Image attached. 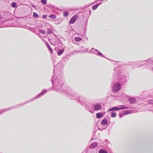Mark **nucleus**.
I'll list each match as a JSON object with an SVG mask.
<instances>
[{
  "mask_svg": "<svg viewBox=\"0 0 153 153\" xmlns=\"http://www.w3.org/2000/svg\"><path fill=\"white\" fill-rule=\"evenodd\" d=\"M121 88V86L120 84L116 83L113 88V91L117 93L120 90Z\"/></svg>",
  "mask_w": 153,
  "mask_h": 153,
  "instance_id": "f257e3e1",
  "label": "nucleus"
},
{
  "mask_svg": "<svg viewBox=\"0 0 153 153\" xmlns=\"http://www.w3.org/2000/svg\"><path fill=\"white\" fill-rule=\"evenodd\" d=\"M114 110H115L116 111H119L128 108L123 105H120L119 107H114Z\"/></svg>",
  "mask_w": 153,
  "mask_h": 153,
  "instance_id": "f03ea898",
  "label": "nucleus"
},
{
  "mask_svg": "<svg viewBox=\"0 0 153 153\" xmlns=\"http://www.w3.org/2000/svg\"><path fill=\"white\" fill-rule=\"evenodd\" d=\"M77 19V16L76 15H74L70 19L69 21L70 24H73L76 20Z\"/></svg>",
  "mask_w": 153,
  "mask_h": 153,
  "instance_id": "7ed1b4c3",
  "label": "nucleus"
},
{
  "mask_svg": "<svg viewBox=\"0 0 153 153\" xmlns=\"http://www.w3.org/2000/svg\"><path fill=\"white\" fill-rule=\"evenodd\" d=\"M94 107L95 110H98L101 109L102 108V106L99 104H95L94 105Z\"/></svg>",
  "mask_w": 153,
  "mask_h": 153,
  "instance_id": "20e7f679",
  "label": "nucleus"
},
{
  "mask_svg": "<svg viewBox=\"0 0 153 153\" xmlns=\"http://www.w3.org/2000/svg\"><path fill=\"white\" fill-rule=\"evenodd\" d=\"M97 146V144L96 142H94L92 143L90 145V147L91 148H95Z\"/></svg>",
  "mask_w": 153,
  "mask_h": 153,
  "instance_id": "39448f33",
  "label": "nucleus"
},
{
  "mask_svg": "<svg viewBox=\"0 0 153 153\" xmlns=\"http://www.w3.org/2000/svg\"><path fill=\"white\" fill-rule=\"evenodd\" d=\"M104 114H103L101 113H98L96 114V117L97 118L99 119L102 117Z\"/></svg>",
  "mask_w": 153,
  "mask_h": 153,
  "instance_id": "423d86ee",
  "label": "nucleus"
},
{
  "mask_svg": "<svg viewBox=\"0 0 153 153\" xmlns=\"http://www.w3.org/2000/svg\"><path fill=\"white\" fill-rule=\"evenodd\" d=\"M128 100L130 103H134L136 102V100L133 98H131L129 99Z\"/></svg>",
  "mask_w": 153,
  "mask_h": 153,
  "instance_id": "0eeeda50",
  "label": "nucleus"
},
{
  "mask_svg": "<svg viewBox=\"0 0 153 153\" xmlns=\"http://www.w3.org/2000/svg\"><path fill=\"white\" fill-rule=\"evenodd\" d=\"M107 120L106 119H104L102 120L101 122V124L103 126H105L107 124Z\"/></svg>",
  "mask_w": 153,
  "mask_h": 153,
  "instance_id": "6e6552de",
  "label": "nucleus"
},
{
  "mask_svg": "<svg viewBox=\"0 0 153 153\" xmlns=\"http://www.w3.org/2000/svg\"><path fill=\"white\" fill-rule=\"evenodd\" d=\"M47 47L48 49V50L50 52L51 54L52 55L53 53V51L51 48V47L50 45H47Z\"/></svg>",
  "mask_w": 153,
  "mask_h": 153,
  "instance_id": "1a4fd4ad",
  "label": "nucleus"
},
{
  "mask_svg": "<svg viewBox=\"0 0 153 153\" xmlns=\"http://www.w3.org/2000/svg\"><path fill=\"white\" fill-rule=\"evenodd\" d=\"M64 51V50L62 49H60L59 51L57 52V54L58 56L60 55L61 54H62Z\"/></svg>",
  "mask_w": 153,
  "mask_h": 153,
  "instance_id": "9d476101",
  "label": "nucleus"
},
{
  "mask_svg": "<svg viewBox=\"0 0 153 153\" xmlns=\"http://www.w3.org/2000/svg\"><path fill=\"white\" fill-rule=\"evenodd\" d=\"M49 17L53 19H55L56 18V16L54 14H51L49 16Z\"/></svg>",
  "mask_w": 153,
  "mask_h": 153,
  "instance_id": "9b49d317",
  "label": "nucleus"
},
{
  "mask_svg": "<svg viewBox=\"0 0 153 153\" xmlns=\"http://www.w3.org/2000/svg\"><path fill=\"white\" fill-rule=\"evenodd\" d=\"M74 40L76 42H79L82 40V39L80 37H77L75 38Z\"/></svg>",
  "mask_w": 153,
  "mask_h": 153,
  "instance_id": "f8f14e48",
  "label": "nucleus"
},
{
  "mask_svg": "<svg viewBox=\"0 0 153 153\" xmlns=\"http://www.w3.org/2000/svg\"><path fill=\"white\" fill-rule=\"evenodd\" d=\"M99 153H108V152L103 149H101L99 151Z\"/></svg>",
  "mask_w": 153,
  "mask_h": 153,
  "instance_id": "ddd939ff",
  "label": "nucleus"
},
{
  "mask_svg": "<svg viewBox=\"0 0 153 153\" xmlns=\"http://www.w3.org/2000/svg\"><path fill=\"white\" fill-rule=\"evenodd\" d=\"M11 5L12 7L14 8L16 6V3L15 2H12L11 3Z\"/></svg>",
  "mask_w": 153,
  "mask_h": 153,
  "instance_id": "4468645a",
  "label": "nucleus"
},
{
  "mask_svg": "<svg viewBox=\"0 0 153 153\" xmlns=\"http://www.w3.org/2000/svg\"><path fill=\"white\" fill-rule=\"evenodd\" d=\"M99 5L98 4H96L92 6V9L93 10H96L98 7Z\"/></svg>",
  "mask_w": 153,
  "mask_h": 153,
  "instance_id": "2eb2a0df",
  "label": "nucleus"
},
{
  "mask_svg": "<svg viewBox=\"0 0 153 153\" xmlns=\"http://www.w3.org/2000/svg\"><path fill=\"white\" fill-rule=\"evenodd\" d=\"M33 16L34 17H38L39 16L35 12L33 13Z\"/></svg>",
  "mask_w": 153,
  "mask_h": 153,
  "instance_id": "dca6fc26",
  "label": "nucleus"
},
{
  "mask_svg": "<svg viewBox=\"0 0 153 153\" xmlns=\"http://www.w3.org/2000/svg\"><path fill=\"white\" fill-rule=\"evenodd\" d=\"M39 32L43 34H44L45 33V30L40 29L39 30Z\"/></svg>",
  "mask_w": 153,
  "mask_h": 153,
  "instance_id": "f3484780",
  "label": "nucleus"
},
{
  "mask_svg": "<svg viewBox=\"0 0 153 153\" xmlns=\"http://www.w3.org/2000/svg\"><path fill=\"white\" fill-rule=\"evenodd\" d=\"M68 15V13L67 11H65L63 13V16H66Z\"/></svg>",
  "mask_w": 153,
  "mask_h": 153,
  "instance_id": "a211bd4d",
  "label": "nucleus"
},
{
  "mask_svg": "<svg viewBox=\"0 0 153 153\" xmlns=\"http://www.w3.org/2000/svg\"><path fill=\"white\" fill-rule=\"evenodd\" d=\"M41 2L44 4H46L47 3V0H41Z\"/></svg>",
  "mask_w": 153,
  "mask_h": 153,
  "instance_id": "6ab92c4d",
  "label": "nucleus"
},
{
  "mask_svg": "<svg viewBox=\"0 0 153 153\" xmlns=\"http://www.w3.org/2000/svg\"><path fill=\"white\" fill-rule=\"evenodd\" d=\"M116 113H113L111 114V117H116Z\"/></svg>",
  "mask_w": 153,
  "mask_h": 153,
  "instance_id": "aec40b11",
  "label": "nucleus"
},
{
  "mask_svg": "<svg viewBox=\"0 0 153 153\" xmlns=\"http://www.w3.org/2000/svg\"><path fill=\"white\" fill-rule=\"evenodd\" d=\"M47 17V15H43L42 16V18L43 19H46Z\"/></svg>",
  "mask_w": 153,
  "mask_h": 153,
  "instance_id": "412c9836",
  "label": "nucleus"
},
{
  "mask_svg": "<svg viewBox=\"0 0 153 153\" xmlns=\"http://www.w3.org/2000/svg\"><path fill=\"white\" fill-rule=\"evenodd\" d=\"M114 107L112 108H111L109 109L108 110V111H112V110H114Z\"/></svg>",
  "mask_w": 153,
  "mask_h": 153,
  "instance_id": "4be33fe9",
  "label": "nucleus"
},
{
  "mask_svg": "<svg viewBox=\"0 0 153 153\" xmlns=\"http://www.w3.org/2000/svg\"><path fill=\"white\" fill-rule=\"evenodd\" d=\"M125 112H126V114H129V113H130L129 111L128 110H127V111H126Z\"/></svg>",
  "mask_w": 153,
  "mask_h": 153,
  "instance_id": "5701e85b",
  "label": "nucleus"
},
{
  "mask_svg": "<svg viewBox=\"0 0 153 153\" xmlns=\"http://www.w3.org/2000/svg\"><path fill=\"white\" fill-rule=\"evenodd\" d=\"M51 32H51V31H50V32H49V33H51Z\"/></svg>",
  "mask_w": 153,
  "mask_h": 153,
  "instance_id": "b1692460",
  "label": "nucleus"
}]
</instances>
